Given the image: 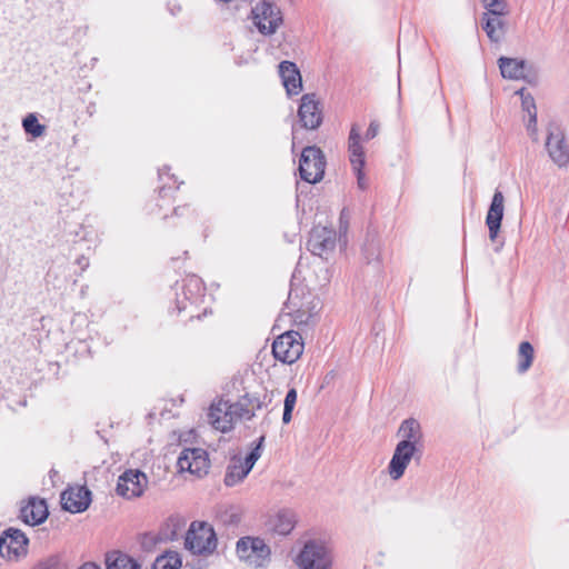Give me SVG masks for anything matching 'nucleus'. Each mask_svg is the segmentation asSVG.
<instances>
[{
  "label": "nucleus",
  "mask_w": 569,
  "mask_h": 569,
  "mask_svg": "<svg viewBox=\"0 0 569 569\" xmlns=\"http://www.w3.org/2000/svg\"><path fill=\"white\" fill-rule=\"evenodd\" d=\"M236 552L251 568H266L271 561V549L260 537H241L236 543Z\"/></svg>",
  "instance_id": "nucleus-1"
},
{
  "label": "nucleus",
  "mask_w": 569,
  "mask_h": 569,
  "mask_svg": "<svg viewBox=\"0 0 569 569\" xmlns=\"http://www.w3.org/2000/svg\"><path fill=\"white\" fill-rule=\"evenodd\" d=\"M217 536L209 523L193 521L184 538V548L192 555H211L217 548Z\"/></svg>",
  "instance_id": "nucleus-2"
},
{
  "label": "nucleus",
  "mask_w": 569,
  "mask_h": 569,
  "mask_svg": "<svg viewBox=\"0 0 569 569\" xmlns=\"http://www.w3.org/2000/svg\"><path fill=\"white\" fill-rule=\"evenodd\" d=\"M296 563L299 569H331L332 553L323 541L311 539L305 542Z\"/></svg>",
  "instance_id": "nucleus-3"
},
{
  "label": "nucleus",
  "mask_w": 569,
  "mask_h": 569,
  "mask_svg": "<svg viewBox=\"0 0 569 569\" xmlns=\"http://www.w3.org/2000/svg\"><path fill=\"white\" fill-rule=\"evenodd\" d=\"M263 441L264 436H261L258 439L256 446L244 458L239 455H234L230 458L223 479V482L227 487H233L243 481V479L252 470L257 460L261 457Z\"/></svg>",
  "instance_id": "nucleus-4"
},
{
  "label": "nucleus",
  "mask_w": 569,
  "mask_h": 569,
  "mask_svg": "<svg viewBox=\"0 0 569 569\" xmlns=\"http://www.w3.org/2000/svg\"><path fill=\"white\" fill-rule=\"evenodd\" d=\"M326 158L322 150L316 146L302 149L299 159L300 178L308 183H317L325 176Z\"/></svg>",
  "instance_id": "nucleus-5"
},
{
  "label": "nucleus",
  "mask_w": 569,
  "mask_h": 569,
  "mask_svg": "<svg viewBox=\"0 0 569 569\" xmlns=\"http://www.w3.org/2000/svg\"><path fill=\"white\" fill-rule=\"evenodd\" d=\"M303 352V341L299 332L290 330L280 335L272 343L274 358L283 363L296 362Z\"/></svg>",
  "instance_id": "nucleus-6"
},
{
  "label": "nucleus",
  "mask_w": 569,
  "mask_h": 569,
  "mask_svg": "<svg viewBox=\"0 0 569 569\" xmlns=\"http://www.w3.org/2000/svg\"><path fill=\"white\" fill-rule=\"evenodd\" d=\"M29 539L16 528H8L0 536V555L9 561H18L28 552Z\"/></svg>",
  "instance_id": "nucleus-7"
},
{
  "label": "nucleus",
  "mask_w": 569,
  "mask_h": 569,
  "mask_svg": "<svg viewBox=\"0 0 569 569\" xmlns=\"http://www.w3.org/2000/svg\"><path fill=\"white\" fill-rule=\"evenodd\" d=\"M252 14L256 27L264 36L273 34L282 23L280 9L274 3L266 0L252 9Z\"/></svg>",
  "instance_id": "nucleus-8"
},
{
  "label": "nucleus",
  "mask_w": 569,
  "mask_h": 569,
  "mask_svg": "<svg viewBox=\"0 0 569 569\" xmlns=\"http://www.w3.org/2000/svg\"><path fill=\"white\" fill-rule=\"evenodd\" d=\"M361 128L358 123H353L348 138L349 160L357 176V182L360 189L367 188L363 168L366 164L365 149L361 144Z\"/></svg>",
  "instance_id": "nucleus-9"
},
{
  "label": "nucleus",
  "mask_w": 569,
  "mask_h": 569,
  "mask_svg": "<svg viewBox=\"0 0 569 569\" xmlns=\"http://www.w3.org/2000/svg\"><path fill=\"white\" fill-rule=\"evenodd\" d=\"M148 486V477L139 469H128L118 478L117 495L132 499L140 497Z\"/></svg>",
  "instance_id": "nucleus-10"
},
{
  "label": "nucleus",
  "mask_w": 569,
  "mask_h": 569,
  "mask_svg": "<svg viewBox=\"0 0 569 569\" xmlns=\"http://www.w3.org/2000/svg\"><path fill=\"white\" fill-rule=\"evenodd\" d=\"M177 467L179 472L188 471L201 477L210 467L208 453L201 448H184L178 457Z\"/></svg>",
  "instance_id": "nucleus-11"
},
{
  "label": "nucleus",
  "mask_w": 569,
  "mask_h": 569,
  "mask_svg": "<svg viewBox=\"0 0 569 569\" xmlns=\"http://www.w3.org/2000/svg\"><path fill=\"white\" fill-rule=\"evenodd\" d=\"M337 233L333 229L317 226L311 229L308 239V250L320 258L328 259V254L336 248Z\"/></svg>",
  "instance_id": "nucleus-12"
},
{
  "label": "nucleus",
  "mask_w": 569,
  "mask_h": 569,
  "mask_svg": "<svg viewBox=\"0 0 569 569\" xmlns=\"http://www.w3.org/2000/svg\"><path fill=\"white\" fill-rule=\"evenodd\" d=\"M298 117L301 126L308 130H316L322 123V110L315 93H306L300 99Z\"/></svg>",
  "instance_id": "nucleus-13"
},
{
  "label": "nucleus",
  "mask_w": 569,
  "mask_h": 569,
  "mask_svg": "<svg viewBox=\"0 0 569 569\" xmlns=\"http://www.w3.org/2000/svg\"><path fill=\"white\" fill-rule=\"evenodd\" d=\"M546 149L550 159L559 168H566L569 166V144L560 129L555 128L549 130Z\"/></svg>",
  "instance_id": "nucleus-14"
},
{
  "label": "nucleus",
  "mask_w": 569,
  "mask_h": 569,
  "mask_svg": "<svg viewBox=\"0 0 569 569\" xmlns=\"http://www.w3.org/2000/svg\"><path fill=\"white\" fill-rule=\"evenodd\" d=\"M421 453L422 450L416 449L415 447L397 443L388 466L390 478L392 480H399L405 475V471L411 459L417 456L420 458Z\"/></svg>",
  "instance_id": "nucleus-15"
},
{
  "label": "nucleus",
  "mask_w": 569,
  "mask_h": 569,
  "mask_svg": "<svg viewBox=\"0 0 569 569\" xmlns=\"http://www.w3.org/2000/svg\"><path fill=\"white\" fill-rule=\"evenodd\" d=\"M91 503V491L84 486L70 487L61 493V506L71 513L86 511Z\"/></svg>",
  "instance_id": "nucleus-16"
},
{
  "label": "nucleus",
  "mask_w": 569,
  "mask_h": 569,
  "mask_svg": "<svg viewBox=\"0 0 569 569\" xmlns=\"http://www.w3.org/2000/svg\"><path fill=\"white\" fill-rule=\"evenodd\" d=\"M505 210V197L500 190H496L489 206L486 224L489 229V238L495 241L498 237Z\"/></svg>",
  "instance_id": "nucleus-17"
},
{
  "label": "nucleus",
  "mask_w": 569,
  "mask_h": 569,
  "mask_svg": "<svg viewBox=\"0 0 569 569\" xmlns=\"http://www.w3.org/2000/svg\"><path fill=\"white\" fill-rule=\"evenodd\" d=\"M498 64H499L501 76L505 79H509V80L525 79L528 82L532 81L529 78V70L531 69V66H529L526 60L500 57L498 59Z\"/></svg>",
  "instance_id": "nucleus-18"
},
{
  "label": "nucleus",
  "mask_w": 569,
  "mask_h": 569,
  "mask_svg": "<svg viewBox=\"0 0 569 569\" xmlns=\"http://www.w3.org/2000/svg\"><path fill=\"white\" fill-rule=\"evenodd\" d=\"M297 523V516L293 510L283 508L270 516L267 521V529L280 536L289 535Z\"/></svg>",
  "instance_id": "nucleus-19"
},
{
  "label": "nucleus",
  "mask_w": 569,
  "mask_h": 569,
  "mask_svg": "<svg viewBox=\"0 0 569 569\" xmlns=\"http://www.w3.org/2000/svg\"><path fill=\"white\" fill-rule=\"evenodd\" d=\"M398 436L401 437L398 443L415 447L419 450L423 449V433L418 420L413 418L403 420L399 427Z\"/></svg>",
  "instance_id": "nucleus-20"
},
{
  "label": "nucleus",
  "mask_w": 569,
  "mask_h": 569,
  "mask_svg": "<svg viewBox=\"0 0 569 569\" xmlns=\"http://www.w3.org/2000/svg\"><path fill=\"white\" fill-rule=\"evenodd\" d=\"M279 74L288 96H297L302 90V79L296 63L282 61L279 64Z\"/></svg>",
  "instance_id": "nucleus-21"
},
{
  "label": "nucleus",
  "mask_w": 569,
  "mask_h": 569,
  "mask_svg": "<svg viewBox=\"0 0 569 569\" xmlns=\"http://www.w3.org/2000/svg\"><path fill=\"white\" fill-rule=\"evenodd\" d=\"M48 508L44 500L30 499V501L20 509L21 520L30 526L42 523L48 518Z\"/></svg>",
  "instance_id": "nucleus-22"
},
{
  "label": "nucleus",
  "mask_w": 569,
  "mask_h": 569,
  "mask_svg": "<svg viewBox=\"0 0 569 569\" xmlns=\"http://www.w3.org/2000/svg\"><path fill=\"white\" fill-rule=\"evenodd\" d=\"M229 401H219L211 405L209 409V422L221 432H228L232 429V418L229 415Z\"/></svg>",
  "instance_id": "nucleus-23"
},
{
  "label": "nucleus",
  "mask_w": 569,
  "mask_h": 569,
  "mask_svg": "<svg viewBox=\"0 0 569 569\" xmlns=\"http://www.w3.org/2000/svg\"><path fill=\"white\" fill-rule=\"evenodd\" d=\"M505 16L483 14L482 28L492 42H499L506 34L507 24Z\"/></svg>",
  "instance_id": "nucleus-24"
},
{
  "label": "nucleus",
  "mask_w": 569,
  "mask_h": 569,
  "mask_svg": "<svg viewBox=\"0 0 569 569\" xmlns=\"http://www.w3.org/2000/svg\"><path fill=\"white\" fill-rule=\"evenodd\" d=\"M229 415L232 418V425L238 420H250L254 416L253 400L248 396L243 397L238 402H229Z\"/></svg>",
  "instance_id": "nucleus-25"
},
{
  "label": "nucleus",
  "mask_w": 569,
  "mask_h": 569,
  "mask_svg": "<svg viewBox=\"0 0 569 569\" xmlns=\"http://www.w3.org/2000/svg\"><path fill=\"white\" fill-rule=\"evenodd\" d=\"M106 569H140V565L126 553L111 551L106 555Z\"/></svg>",
  "instance_id": "nucleus-26"
},
{
  "label": "nucleus",
  "mask_w": 569,
  "mask_h": 569,
  "mask_svg": "<svg viewBox=\"0 0 569 569\" xmlns=\"http://www.w3.org/2000/svg\"><path fill=\"white\" fill-rule=\"evenodd\" d=\"M380 240L372 234H368L361 249L363 260L369 264L380 261Z\"/></svg>",
  "instance_id": "nucleus-27"
},
{
  "label": "nucleus",
  "mask_w": 569,
  "mask_h": 569,
  "mask_svg": "<svg viewBox=\"0 0 569 569\" xmlns=\"http://www.w3.org/2000/svg\"><path fill=\"white\" fill-rule=\"evenodd\" d=\"M533 357H535V351H533L532 345L528 341H522L519 345V349H518L517 371L519 373L527 372L532 365Z\"/></svg>",
  "instance_id": "nucleus-28"
},
{
  "label": "nucleus",
  "mask_w": 569,
  "mask_h": 569,
  "mask_svg": "<svg viewBox=\"0 0 569 569\" xmlns=\"http://www.w3.org/2000/svg\"><path fill=\"white\" fill-rule=\"evenodd\" d=\"M182 565L181 558L178 552L169 551L164 555L158 556L151 569H179Z\"/></svg>",
  "instance_id": "nucleus-29"
},
{
  "label": "nucleus",
  "mask_w": 569,
  "mask_h": 569,
  "mask_svg": "<svg viewBox=\"0 0 569 569\" xmlns=\"http://www.w3.org/2000/svg\"><path fill=\"white\" fill-rule=\"evenodd\" d=\"M24 131L34 138L41 137L44 133L46 127L39 123L38 118L33 113H29L22 120Z\"/></svg>",
  "instance_id": "nucleus-30"
},
{
  "label": "nucleus",
  "mask_w": 569,
  "mask_h": 569,
  "mask_svg": "<svg viewBox=\"0 0 569 569\" xmlns=\"http://www.w3.org/2000/svg\"><path fill=\"white\" fill-rule=\"evenodd\" d=\"M487 12L483 14L506 16L508 6L506 0H481Z\"/></svg>",
  "instance_id": "nucleus-31"
},
{
  "label": "nucleus",
  "mask_w": 569,
  "mask_h": 569,
  "mask_svg": "<svg viewBox=\"0 0 569 569\" xmlns=\"http://www.w3.org/2000/svg\"><path fill=\"white\" fill-rule=\"evenodd\" d=\"M297 401V391L296 389H289L286 398H284V408H283V415H282V421L283 423H289L292 417V410L295 408Z\"/></svg>",
  "instance_id": "nucleus-32"
},
{
  "label": "nucleus",
  "mask_w": 569,
  "mask_h": 569,
  "mask_svg": "<svg viewBox=\"0 0 569 569\" xmlns=\"http://www.w3.org/2000/svg\"><path fill=\"white\" fill-rule=\"evenodd\" d=\"M525 91L526 89L522 88L518 90L517 93L520 94L521 97V106L523 111H526L528 113V117H530L532 112L537 113L536 103L532 96L530 93H525Z\"/></svg>",
  "instance_id": "nucleus-33"
},
{
  "label": "nucleus",
  "mask_w": 569,
  "mask_h": 569,
  "mask_svg": "<svg viewBox=\"0 0 569 569\" xmlns=\"http://www.w3.org/2000/svg\"><path fill=\"white\" fill-rule=\"evenodd\" d=\"M292 317H293V321L297 325H309L313 317V313L303 308H299L297 310H293Z\"/></svg>",
  "instance_id": "nucleus-34"
},
{
  "label": "nucleus",
  "mask_w": 569,
  "mask_h": 569,
  "mask_svg": "<svg viewBox=\"0 0 569 569\" xmlns=\"http://www.w3.org/2000/svg\"><path fill=\"white\" fill-rule=\"evenodd\" d=\"M183 288L186 290L184 291L186 299H191V297L188 296V292L191 293V289H196V291L198 293H200V291L202 290L201 280L198 277L192 276V277L187 279Z\"/></svg>",
  "instance_id": "nucleus-35"
},
{
  "label": "nucleus",
  "mask_w": 569,
  "mask_h": 569,
  "mask_svg": "<svg viewBox=\"0 0 569 569\" xmlns=\"http://www.w3.org/2000/svg\"><path fill=\"white\" fill-rule=\"evenodd\" d=\"M159 539L152 533H143L140 538L141 548L146 551L152 550L158 543Z\"/></svg>",
  "instance_id": "nucleus-36"
},
{
  "label": "nucleus",
  "mask_w": 569,
  "mask_h": 569,
  "mask_svg": "<svg viewBox=\"0 0 569 569\" xmlns=\"http://www.w3.org/2000/svg\"><path fill=\"white\" fill-rule=\"evenodd\" d=\"M380 124L377 120H372L365 133V140H371L376 138L379 133Z\"/></svg>",
  "instance_id": "nucleus-37"
},
{
  "label": "nucleus",
  "mask_w": 569,
  "mask_h": 569,
  "mask_svg": "<svg viewBox=\"0 0 569 569\" xmlns=\"http://www.w3.org/2000/svg\"><path fill=\"white\" fill-rule=\"evenodd\" d=\"M527 130L529 133L533 137V139H537L535 136L537 134V113H531V116L528 119L527 123Z\"/></svg>",
  "instance_id": "nucleus-38"
},
{
  "label": "nucleus",
  "mask_w": 569,
  "mask_h": 569,
  "mask_svg": "<svg viewBox=\"0 0 569 569\" xmlns=\"http://www.w3.org/2000/svg\"><path fill=\"white\" fill-rule=\"evenodd\" d=\"M76 263L80 267V273L86 271L88 269L89 264H90L89 263V258H87L83 254L77 258Z\"/></svg>",
  "instance_id": "nucleus-39"
},
{
  "label": "nucleus",
  "mask_w": 569,
  "mask_h": 569,
  "mask_svg": "<svg viewBox=\"0 0 569 569\" xmlns=\"http://www.w3.org/2000/svg\"><path fill=\"white\" fill-rule=\"evenodd\" d=\"M189 211H190V207L187 204V206H182V207H176L173 210V213L176 216H183L184 212H189Z\"/></svg>",
  "instance_id": "nucleus-40"
},
{
  "label": "nucleus",
  "mask_w": 569,
  "mask_h": 569,
  "mask_svg": "<svg viewBox=\"0 0 569 569\" xmlns=\"http://www.w3.org/2000/svg\"><path fill=\"white\" fill-rule=\"evenodd\" d=\"M79 569H101L99 566L92 562H87L82 565Z\"/></svg>",
  "instance_id": "nucleus-41"
},
{
  "label": "nucleus",
  "mask_w": 569,
  "mask_h": 569,
  "mask_svg": "<svg viewBox=\"0 0 569 569\" xmlns=\"http://www.w3.org/2000/svg\"><path fill=\"white\" fill-rule=\"evenodd\" d=\"M251 400H253L254 411L262 408V402L258 398H251Z\"/></svg>",
  "instance_id": "nucleus-42"
},
{
  "label": "nucleus",
  "mask_w": 569,
  "mask_h": 569,
  "mask_svg": "<svg viewBox=\"0 0 569 569\" xmlns=\"http://www.w3.org/2000/svg\"><path fill=\"white\" fill-rule=\"evenodd\" d=\"M177 309L178 312H180L181 310L186 309V306H180V303H178Z\"/></svg>",
  "instance_id": "nucleus-43"
},
{
  "label": "nucleus",
  "mask_w": 569,
  "mask_h": 569,
  "mask_svg": "<svg viewBox=\"0 0 569 569\" xmlns=\"http://www.w3.org/2000/svg\"><path fill=\"white\" fill-rule=\"evenodd\" d=\"M164 191H166V188H164V187H162V188L160 189V194L164 193Z\"/></svg>",
  "instance_id": "nucleus-44"
},
{
  "label": "nucleus",
  "mask_w": 569,
  "mask_h": 569,
  "mask_svg": "<svg viewBox=\"0 0 569 569\" xmlns=\"http://www.w3.org/2000/svg\"><path fill=\"white\" fill-rule=\"evenodd\" d=\"M166 168L159 170V174L161 176L163 173Z\"/></svg>",
  "instance_id": "nucleus-45"
}]
</instances>
